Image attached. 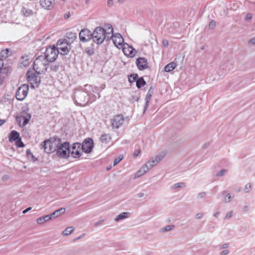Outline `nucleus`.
<instances>
[{
    "instance_id": "4",
    "label": "nucleus",
    "mask_w": 255,
    "mask_h": 255,
    "mask_svg": "<svg viewBox=\"0 0 255 255\" xmlns=\"http://www.w3.org/2000/svg\"><path fill=\"white\" fill-rule=\"evenodd\" d=\"M48 65V62L42 55L38 56L34 60L33 64V70L37 74L45 73Z\"/></svg>"
},
{
    "instance_id": "42",
    "label": "nucleus",
    "mask_w": 255,
    "mask_h": 255,
    "mask_svg": "<svg viewBox=\"0 0 255 255\" xmlns=\"http://www.w3.org/2000/svg\"><path fill=\"white\" fill-rule=\"evenodd\" d=\"M233 197H232L230 194H228L225 198L224 202L226 203L229 202L232 199Z\"/></svg>"
},
{
    "instance_id": "12",
    "label": "nucleus",
    "mask_w": 255,
    "mask_h": 255,
    "mask_svg": "<svg viewBox=\"0 0 255 255\" xmlns=\"http://www.w3.org/2000/svg\"><path fill=\"white\" fill-rule=\"evenodd\" d=\"M81 144L79 142H76L73 144L72 146V150H70V154L75 158H79L82 152Z\"/></svg>"
},
{
    "instance_id": "45",
    "label": "nucleus",
    "mask_w": 255,
    "mask_h": 255,
    "mask_svg": "<svg viewBox=\"0 0 255 255\" xmlns=\"http://www.w3.org/2000/svg\"><path fill=\"white\" fill-rule=\"evenodd\" d=\"M36 222L38 224H42L45 223L44 220L42 217H40L37 219Z\"/></svg>"
},
{
    "instance_id": "59",
    "label": "nucleus",
    "mask_w": 255,
    "mask_h": 255,
    "mask_svg": "<svg viewBox=\"0 0 255 255\" xmlns=\"http://www.w3.org/2000/svg\"><path fill=\"white\" fill-rule=\"evenodd\" d=\"M229 244L228 243L224 244L222 246V249H227L229 247Z\"/></svg>"
},
{
    "instance_id": "32",
    "label": "nucleus",
    "mask_w": 255,
    "mask_h": 255,
    "mask_svg": "<svg viewBox=\"0 0 255 255\" xmlns=\"http://www.w3.org/2000/svg\"><path fill=\"white\" fill-rule=\"evenodd\" d=\"M74 230V228L72 226L66 228L62 233L63 236H68L71 234Z\"/></svg>"
},
{
    "instance_id": "57",
    "label": "nucleus",
    "mask_w": 255,
    "mask_h": 255,
    "mask_svg": "<svg viewBox=\"0 0 255 255\" xmlns=\"http://www.w3.org/2000/svg\"><path fill=\"white\" fill-rule=\"evenodd\" d=\"M70 16V12H68L65 14L64 18L65 19H67V18H69Z\"/></svg>"
},
{
    "instance_id": "24",
    "label": "nucleus",
    "mask_w": 255,
    "mask_h": 255,
    "mask_svg": "<svg viewBox=\"0 0 255 255\" xmlns=\"http://www.w3.org/2000/svg\"><path fill=\"white\" fill-rule=\"evenodd\" d=\"M21 13L22 15L25 17L32 16L33 14V12L31 9L25 7H22L21 10Z\"/></svg>"
},
{
    "instance_id": "61",
    "label": "nucleus",
    "mask_w": 255,
    "mask_h": 255,
    "mask_svg": "<svg viewBox=\"0 0 255 255\" xmlns=\"http://www.w3.org/2000/svg\"><path fill=\"white\" fill-rule=\"evenodd\" d=\"M249 43L252 44H255V38H252L251 40H250Z\"/></svg>"
},
{
    "instance_id": "20",
    "label": "nucleus",
    "mask_w": 255,
    "mask_h": 255,
    "mask_svg": "<svg viewBox=\"0 0 255 255\" xmlns=\"http://www.w3.org/2000/svg\"><path fill=\"white\" fill-rule=\"evenodd\" d=\"M127 47L125 46L123 47V52L124 54L128 56L132 57L134 56L135 53L136 52L135 50L132 47L129 46L128 44H126Z\"/></svg>"
},
{
    "instance_id": "51",
    "label": "nucleus",
    "mask_w": 255,
    "mask_h": 255,
    "mask_svg": "<svg viewBox=\"0 0 255 255\" xmlns=\"http://www.w3.org/2000/svg\"><path fill=\"white\" fill-rule=\"evenodd\" d=\"M232 214H233L232 212H228L226 216L225 219H228L230 218L232 216Z\"/></svg>"
},
{
    "instance_id": "3",
    "label": "nucleus",
    "mask_w": 255,
    "mask_h": 255,
    "mask_svg": "<svg viewBox=\"0 0 255 255\" xmlns=\"http://www.w3.org/2000/svg\"><path fill=\"white\" fill-rule=\"evenodd\" d=\"M55 151L56 155L58 157L62 159H67L70 156L69 142L67 141L62 142L61 139H59Z\"/></svg>"
},
{
    "instance_id": "9",
    "label": "nucleus",
    "mask_w": 255,
    "mask_h": 255,
    "mask_svg": "<svg viewBox=\"0 0 255 255\" xmlns=\"http://www.w3.org/2000/svg\"><path fill=\"white\" fill-rule=\"evenodd\" d=\"M29 90L28 86L25 84H22L17 90L15 97L18 101H23L27 96Z\"/></svg>"
},
{
    "instance_id": "35",
    "label": "nucleus",
    "mask_w": 255,
    "mask_h": 255,
    "mask_svg": "<svg viewBox=\"0 0 255 255\" xmlns=\"http://www.w3.org/2000/svg\"><path fill=\"white\" fill-rule=\"evenodd\" d=\"M174 225H168L160 229L162 232H167L172 230L174 228Z\"/></svg>"
},
{
    "instance_id": "25",
    "label": "nucleus",
    "mask_w": 255,
    "mask_h": 255,
    "mask_svg": "<svg viewBox=\"0 0 255 255\" xmlns=\"http://www.w3.org/2000/svg\"><path fill=\"white\" fill-rule=\"evenodd\" d=\"M65 212V208H61L58 210H57L55 211L54 212H53L51 214H50V216L52 218H55L61 215L64 214Z\"/></svg>"
},
{
    "instance_id": "8",
    "label": "nucleus",
    "mask_w": 255,
    "mask_h": 255,
    "mask_svg": "<svg viewBox=\"0 0 255 255\" xmlns=\"http://www.w3.org/2000/svg\"><path fill=\"white\" fill-rule=\"evenodd\" d=\"M44 54L45 56L44 57H45V59L47 60L48 62H53L57 59L59 52L58 50L56 49V47L53 45L52 46H49L47 48Z\"/></svg>"
},
{
    "instance_id": "13",
    "label": "nucleus",
    "mask_w": 255,
    "mask_h": 255,
    "mask_svg": "<svg viewBox=\"0 0 255 255\" xmlns=\"http://www.w3.org/2000/svg\"><path fill=\"white\" fill-rule=\"evenodd\" d=\"M92 33L87 28L83 29L79 33V39L81 41L86 42L92 39Z\"/></svg>"
},
{
    "instance_id": "54",
    "label": "nucleus",
    "mask_w": 255,
    "mask_h": 255,
    "mask_svg": "<svg viewBox=\"0 0 255 255\" xmlns=\"http://www.w3.org/2000/svg\"><path fill=\"white\" fill-rule=\"evenodd\" d=\"M229 254V251L228 250H226L223 251H222L221 253V255H227Z\"/></svg>"
},
{
    "instance_id": "7",
    "label": "nucleus",
    "mask_w": 255,
    "mask_h": 255,
    "mask_svg": "<svg viewBox=\"0 0 255 255\" xmlns=\"http://www.w3.org/2000/svg\"><path fill=\"white\" fill-rule=\"evenodd\" d=\"M70 47V42H68L66 39H60L57 41L56 48L58 50L59 54L65 55L69 53Z\"/></svg>"
},
{
    "instance_id": "23",
    "label": "nucleus",
    "mask_w": 255,
    "mask_h": 255,
    "mask_svg": "<svg viewBox=\"0 0 255 255\" xmlns=\"http://www.w3.org/2000/svg\"><path fill=\"white\" fill-rule=\"evenodd\" d=\"M150 169L148 167V166L145 164L140 168L138 172L135 174V177L138 178L141 175L147 172Z\"/></svg>"
},
{
    "instance_id": "16",
    "label": "nucleus",
    "mask_w": 255,
    "mask_h": 255,
    "mask_svg": "<svg viewBox=\"0 0 255 255\" xmlns=\"http://www.w3.org/2000/svg\"><path fill=\"white\" fill-rule=\"evenodd\" d=\"M136 64L138 69L141 71L148 67L147 59L144 57H139L136 60Z\"/></svg>"
},
{
    "instance_id": "39",
    "label": "nucleus",
    "mask_w": 255,
    "mask_h": 255,
    "mask_svg": "<svg viewBox=\"0 0 255 255\" xmlns=\"http://www.w3.org/2000/svg\"><path fill=\"white\" fill-rule=\"evenodd\" d=\"M123 158V156L122 155H120L118 157L116 158L114 161V166L116 165L118 163H119Z\"/></svg>"
},
{
    "instance_id": "60",
    "label": "nucleus",
    "mask_w": 255,
    "mask_h": 255,
    "mask_svg": "<svg viewBox=\"0 0 255 255\" xmlns=\"http://www.w3.org/2000/svg\"><path fill=\"white\" fill-rule=\"evenodd\" d=\"M144 193H142V192H140V193H138L136 196L138 198H141L143 196H144Z\"/></svg>"
},
{
    "instance_id": "33",
    "label": "nucleus",
    "mask_w": 255,
    "mask_h": 255,
    "mask_svg": "<svg viewBox=\"0 0 255 255\" xmlns=\"http://www.w3.org/2000/svg\"><path fill=\"white\" fill-rule=\"evenodd\" d=\"M26 153L28 159L32 160L33 161H36L37 160V158L34 156L30 149H27Z\"/></svg>"
},
{
    "instance_id": "46",
    "label": "nucleus",
    "mask_w": 255,
    "mask_h": 255,
    "mask_svg": "<svg viewBox=\"0 0 255 255\" xmlns=\"http://www.w3.org/2000/svg\"><path fill=\"white\" fill-rule=\"evenodd\" d=\"M42 217H43L45 222H47V221H49L50 220L52 219V218L50 216V214L45 215L44 216H43Z\"/></svg>"
},
{
    "instance_id": "34",
    "label": "nucleus",
    "mask_w": 255,
    "mask_h": 255,
    "mask_svg": "<svg viewBox=\"0 0 255 255\" xmlns=\"http://www.w3.org/2000/svg\"><path fill=\"white\" fill-rule=\"evenodd\" d=\"M138 78V76L137 74H130L128 76V81L130 83H133L135 81L136 82Z\"/></svg>"
},
{
    "instance_id": "15",
    "label": "nucleus",
    "mask_w": 255,
    "mask_h": 255,
    "mask_svg": "<svg viewBox=\"0 0 255 255\" xmlns=\"http://www.w3.org/2000/svg\"><path fill=\"white\" fill-rule=\"evenodd\" d=\"M124 122V116L122 115L115 116L111 121L112 126L113 128H119Z\"/></svg>"
},
{
    "instance_id": "29",
    "label": "nucleus",
    "mask_w": 255,
    "mask_h": 255,
    "mask_svg": "<svg viewBox=\"0 0 255 255\" xmlns=\"http://www.w3.org/2000/svg\"><path fill=\"white\" fill-rule=\"evenodd\" d=\"M136 87L138 89L141 88L142 87L146 85V82L143 77L138 78L136 82Z\"/></svg>"
},
{
    "instance_id": "58",
    "label": "nucleus",
    "mask_w": 255,
    "mask_h": 255,
    "mask_svg": "<svg viewBox=\"0 0 255 255\" xmlns=\"http://www.w3.org/2000/svg\"><path fill=\"white\" fill-rule=\"evenodd\" d=\"M132 101L134 102V101H138V97L136 96H133L132 97Z\"/></svg>"
},
{
    "instance_id": "38",
    "label": "nucleus",
    "mask_w": 255,
    "mask_h": 255,
    "mask_svg": "<svg viewBox=\"0 0 255 255\" xmlns=\"http://www.w3.org/2000/svg\"><path fill=\"white\" fill-rule=\"evenodd\" d=\"M59 69V65L52 64L50 65V70L53 72H57Z\"/></svg>"
},
{
    "instance_id": "18",
    "label": "nucleus",
    "mask_w": 255,
    "mask_h": 255,
    "mask_svg": "<svg viewBox=\"0 0 255 255\" xmlns=\"http://www.w3.org/2000/svg\"><path fill=\"white\" fill-rule=\"evenodd\" d=\"M163 158V156L161 155H156L154 158H152L151 159L147 162L145 164L148 166V167L150 169L154 165H156L160 162Z\"/></svg>"
},
{
    "instance_id": "19",
    "label": "nucleus",
    "mask_w": 255,
    "mask_h": 255,
    "mask_svg": "<svg viewBox=\"0 0 255 255\" xmlns=\"http://www.w3.org/2000/svg\"><path fill=\"white\" fill-rule=\"evenodd\" d=\"M54 1V0H40V3L42 7L49 10L53 8Z\"/></svg>"
},
{
    "instance_id": "55",
    "label": "nucleus",
    "mask_w": 255,
    "mask_h": 255,
    "mask_svg": "<svg viewBox=\"0 0 255 255\" xmlns=\"http://www.w3.org/2000/svg\"><path fill=\"white\" fill-rule=\"evenodd\" d=\"M140 152V150L139 149L135 151L133 153V156L134 157H137L139 155Z\"/></svg>"
},
{
    "instance_id": "41",
    "label": "nucleus",
    "mask_w": 255,
    "mask_h": 255,
    "mask_svg": "<svg viewBox=\"0 0 255 255\" xmlns=\"http://www.w3.org/2000/svg\"><path fill=\"white\" fill-rule=\"evenodd\" d=\"M252 188V184L250 183H248L245 187L244 190L246 193L249 192Z\"/></svg>"
},
{
    "instance_id": "48",
    "label": "nucleus",
    "mask_w": 255,
    "mask_h": 255,
    "mask_svg": "<svg viewBox=\"0 0 255 255\" xmlns=\"http://www.w3.org/2000/svg\"><path fill=\"white\" fill-rule=\"evenodd\" d=\"M162 44L164 47H167L169 45L168 41L167 39H164L162 41Z\"/></svg>"
},
{
    "instance_id": "6",
    "label": "nucleus",
    "mask_w": 255,
    "mask_h": 255,
    "mask_svg": "<svg viewBox=\"0 0 255 255\" xmlns=\"http://www.w3.org/2000/svg\"><path fill=\"white\" fill-rule=\"evenodd\" d=\"M38 74L33 70L29 69L26 72L27 80L33 88L38 87L41 82Z\"/></svg>"
},
{
    "instance_id": "22",
    "label": "nucleus",
    "mask_w": 255,
    "mask_h": 255,
    "mask_svg": "<svg viewBox=\"0 0 255 255\" xmlns=\"http://www.w3.org/2000/svg\"><path fill=\"white\" fill-rule=\"evenodd\" d=\"M20 138L19 133L16 130H12L9 134L8 139L10 142H13Z\"/></svg>"
},
{
    "instance_id": "2",
    "label": "nucleus",
    "mask_w": 255,
    "mask_h": 255,
    "mask_svg": "<svg viewBox=\"0 0 255 255\" xmlns=\"http://www.w3.org/2000/svg\"><path fill=\"white\" fill-rule=\"evenodd\" d=\"M73 98L76 104L81 106H86L90 99L89 93L82 87L75 90Z\"/></svg>"
},
{
    "instance_id": "44",
    "label": "nucleus",
    "mask_w": 255,
    "mask_h": 255,
    "mask_svg": "<svg viewBox=\"0 0 255 255\" xmlns=\"http://www.w3.org/2000/svg\"><path fill=\"white\" fill-rule=\"evenodd\" d=\"M226 172H227L226 170H225L224 169H222L220 171H219L218 173H217L216 176H223Z\"/></svg>"
},
{
    "instance_id": "36",
    "label": "nucleus",
    "mask_w": 255,
    "mask_h": 255,
    "mask_svg": "<svg viewBox=\"0 0 255 255\" xmlns=\"http://www.w3.org/2000/svg\"><path fill=\"white\" fill-rule=\"evenodd\" d=\"M21 63L24 66H26L29 64V59L28 56H22L21 57Z\"/></svg>"
},
{
    "instance_id": "64",
    "label": "nucleus",
    "mask_w": 255,
    "mask_h": 255,
    "mask_svg": "<svg viewBox=\"0 0 255 255\" xmlns=\"http://www.w3.org/2000/svg\"><path fill=\"white\" fill-rule=\"evenodd\" d=\"M87 52L89 55H92L94 53V51L93 50H89Z\"/></svg>"
},
{
    "instance_id": "37",
    "label": "nucleus",
    "mask_w": 255,
    "mask_h": 255,
    "mask_svg": "<svg viewBox=\"0 0 255 255\" xmlns=\"http://www.w3.org/2000/svg\"><path fill=\"white\" fill-rule=\"evenodd\" d=\"M15 141V144L17 147H23L24 146V144L23 142L21 141V138H19L17 140H16Z\"/></svg>"
},
{
    "instance_id": "31",
    "label": "nucleus",
    "mask_w": 255,
    "mask_h": 255,
    "mask_svg": "<svg viewBox=\"0 0 255 255\" xmlns=\"http://www.w3.org/2000/svg\"><path fill=\"white\" fill-rule=\"evenodd\" d=\"M66 37L69 40H71L72 42L77 38V34L75 32H68L66 33Z\"/></svg>"
},
{
    "instance_id": "50",
    "label": "nucleus",
    "mask_w": 255,
    "mask_h": 255,
    "mask_svg": "<svg viewBox=\"0 0 255 255\" xmlns=\"http://www.w3.org/2000/svg\"><path fill=\"white\" fill-rule=\"evenodd\" d=\"M114 2L113 0H108L107 1V5L109 7H111L113 5Z\"/></svg>"
},
{
    "instance_id": "52",
    "label": "nucleus",
    "mask_w": 255,
    "mask_h": 255,
    "mask_svg": "<svg viewBox=\"0 0 255 255\" xmlns=\"http://www.w3.org/2000/svg\"><path fill=\"white\" fill-rule=\"evenodd\" d=\"M206 195V192H201L198 194V197L199 198H202L204 197Z\"/></svg>"
},
{
    "instance_id": "5",
    "label": "nucleus",
    "mask_w": 255,
    "mask_h": 255,
    "mask_svg": "<svg viewBox=\"0 0 255 255\" xmlns=\"http://www.w3.org/2000/svg\"><path fill=\"white\" fill-rule=\"evenodd\" d=\"M59 139V138H52L49 139L45 140L40 144L41 148H43L47 153L55 152L56 150Z\"/></svg>"
},
{
    "instance_id": "30",
    "label": "nucleus",
    "mask_w": 255,
    "mask_h": 255,
    "mask_svg": "<svg viewBox=\"0 0 255 255\" xmlns=\"http://www.w3.org/2000/svg\"><path fill=\"white\" fill-rule=\"evenodd\" d=\"M9 52V49L8 48L2 50L0 52V60H3V58H7L8 56Z\"/></svg>"
},
{
    "instance_id": "62",
    "label": "nucleus",
    "mask_w": 255,
    "mask_h": 255,
    "mask_svg": "<svg viewBox=\"0 0 255 255\" xmlns=\"http://www.w3.org/2000/svg\"><path fill=\"white\" fill-rule=\"evenodd\" d=\"M220 214V212L217 211L214 214L213 216L215 217H217Z\"/></svg>"
},
{
    "instance_id": "47",
    "label": "nucleus",
    "mask_w": 255,
    "mask_h": 255,
    "mask_svg": "<svg viewBox=\"0 0 255 255\" xmlns=\"http://www.w3.org/2000/svg\"><path fill=\"white\" fill-rule=\"evenodd\" d=\"M203 213H198L195 215V218L197 219H201L203 217Z\"/></svg>"
},
{
    "instance_id": "56",
    "label": "nucleus",
    "mask_w": 255,
    "mask_h": 255,
    "mask_svg": "<svg viewBox=\"0 0 255 255\" xmlns=\"http://www.w3.org/2000/svg\"><path fill=\"white\" fill-rule=\"evenodd\" d=\"M31 209V207H28L27 208H26V209H25L24 210H23L22 211V213L23 214H26L27 212L30 211Z\"/></svg>"
},
{
    "instance_id": "63",
    "label": "nucleus",
    "mask_w": 255,
    "mask_h": 255,
    "mask_svg": "<svg viewBox=\"0 0 255 255\" xmlns=\"http://www.w3.org/2000/svg\"><path fill=\"white\" fill-rule=\"evenodd\" d=\"M5 122V120L0 119V126H2Z\"/></svg>"
},
{
    "instance_id": "40",
    "label": "nucleus",
    "mask_w": 255,
    "mask_h": 255,
    "mask_svg": "<svg viewBox=\"0 0 255 255\" xmlns=\"http://www.w3.org/2000/svg\"><path fill=\"white\" fill-rule=\"evenodd\" d=\"M182 185H185V183L183 182L176 183L173 184L171 187V188L172 189H176V188H180L182 187Z\"/></svg>"
},
{
    "instance_id": "1",
    "label": "nucleus",
    "mask_w": 255,
    "mask_h": 255,
    "mask_svg": "<svg viewBox=\"0 0 255 255\" xmlns=\"http://www.w3.org/2000/svg\"><path fill=\"white\" fill-rule=\"evenodd\" d=\"M105 26L108 28L107 31L102 27L98 26L92 32V39L95 43L98 44H102L106 38L108 40L110 35L113 33L114 30L111 24H108Z\"/></svg>"
},
{
    "instance_id": "17",
    "label": "nucleus",
    "mask_w": 255,
    "mask_h": 255,
    "mask_svg": "<svg viewBox=\"0 0 255 255\" xmlns=\"http://www.w3.org/2000/svg\"><path fill=\"white\" fill-rule=\"evenodd\" d=\"M10 72V67L9 66H4L3 60H0V74L3 78L7 76Z\"/></svg>"
},
{
    "instance_id": "11",
    "label": "nucleus",
    "mask_w": 255,
    "mask_h": 255,
    "mask_svg": "<svg viewBox=\"0 0 255 255\" xmlns=\"http://www.w3.org/2000/svg\"><path fill=\"white\" fill-rule=\"evenodd\" d=\"M82 150L85 153H91L94 147V141L91 138H86L81 145Z\"/></svg>"
},
{
    "instance_id": "27",
    "label": "nucleus",
    "mask_w": 255,
    "mask_h": 255,
    "mask_svg": "<svg viewBox=\"0 0 255 255\" xmlns=\"http://www.w3.org/2000/svg\"><path fill=\"white\" fill-rule=\"evenodd\" d=\"M111 140V137L108 134H103L100 137V141L102 143H108Z\"/></svg>"
},
{
    "instance_id": "21",
    "label": "nucleus",
    "mask_w": 255,
    "mask_h": 255,
    "mask_svg": "<svg viewBox=\"0 0 255 255\" xmlns=\"http://www.w3.org/2000/svg\"><path fill=\"white\" fill-rule=\"evenodd\" d=\"M153 93V90L152 89V87H151L150 88V89H149V90L146 95V97H145V104L144 107L143 113H144L145 112L146 110L147 109V108L148 107V104L149 103V102L151 100V98Z\"/></svg>"
},
{
    "instance_id": "26",
    "label": "nucleus",
    "mask_w": 255,
    "mask_h": 255,
    "mask_svg": "<svg viewBox=\"0 0 255 255\" xmlns=\"http://www.w3.org/2000/svg\"><path fill=\"white\" fill-rule=\"evenodd\" d=\"M176 67V64L172 62L166 65L164 67V71L166 72H170L173 70H174Z\"/></svg>"
},
{
    "instance_id": "43",
    "label": "nucleus",
    "mask_w": 255,
    "mask_h": 255,
    "mask_svg": "<svg viewBox=\"0 0 255 255\" xmlns=\"http://www.w3.org/2000/svg\"><path fill=\"white\" fill-rule=\"evenodd\" d=\"M216 21L215 20H213L210 22V23L209 24V27L210 29H213L215 27V26H216Z\"/></svg>"
},
{
    "instance_id": "10",
    "label": "nucleus",
    "mask_w": 255,
    "mask_h": 255,
    "mask_svg": "<svg viewBox=\"0 0 255 255\" xmlns=\"http://www.w3.org/2000/svg\"><path fill=\"white\" fill-rule=\"evenodd\" d=\"M28 109H27V110H22L21 114L16 117V120L19 124L21 123V120H23V122L22 125H20L21 127H25L31 119V115L28 113Z\"/></svg>"
},
{
    "instance_id": "49",
    "label": "nucleus",
    "mask_w": 255,
    "mask_h": 255,
    "mask_svg": "<svg viewBox=\"0 0 255 255\" xmlns=\"http://www.w3.org/2000/svg\"><path fill=\"white\" fill-rule=\"evenodd\" d=\"M252 14L251 13H248L247 15H246V20H250L252 19Z\"/></svg>"
},
{
    "instance_id": "14",
    "label": "nucleus",
    "mask_w": 255,
    "mask_h": 255,
    "mask_svg": "<svg viewBox=\"0 0 255 255\" xmlns=\"http://www.w3.org/2000/svg\"><path fill=\"white\" fill-rule=\"evenodd\" d=\"M112 34V35L110 36V38H112L114 45L118 48L123 47L124 39L122 35L118 33L115 34H113V33Z\"/></svg>"
},
{
    "instance_id": "28",
    "label": "nucleus",
    "mask_w": 255,
    "mask_h": 255,
    "mask_svg": "<svg viewBox=\"0 0 255 255\" xmlns=\"http://www.w3.org/2000/svg\"><path fill=\"white\" fill-rule=\"evenodd\" d=\"M130 213L129 212H123L119 215L115 219V221L118 222L121 220L128 218Z\"/></svg>"
},
{
    "instance_id": "53",
    "label": "nucleus",
    "mask_w": 255,
    "mask_h": 255,
    "mask_svg": "<svg viewBox=\"0 0 255 255\" xmlns=\"http://www.w3.org/2000/svg\"><path fill=\"white\" fill-rule=\"evenodd\" d=\"M104 222V220H100V221H99L97 222H96L95 224H94V226L95 227H98V226H99L100 225L102 224V223Z\"/></svg>"
}]
</instances>
